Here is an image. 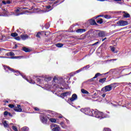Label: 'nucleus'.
I'll return each instance as SVG.
<instances>
[{
	"label": "nucleus",
	"mask_w": 131,
	"mask_h": 131,
	"mask_svg": "<svg viewBox=\"0 0 131 131\" xmlns=\"http://www.w3.org/2000/svg\"><path fill=\"white\" fill-rule=\"evenodd\" d=\"M8 107L11 108H14L13 110L16 112H22V107L20 104H17V106H15V105L10 104L8 105Z\"/></svg>",
	"instance_id": "obj_3"
},
{
	"label": "nucleus",
	"mask_w": 131,
	"mask_h": 131,
	"mask_svg": "<svg viewBox=\"0 0 131 131\" xmlns=\"http://www.w3.org/2000/svg\"><path fill=\"white\" fill-rule=\"evenodd\" d=\"M12 129H13V130L18 131V128H17V126L13 125L12 126Z\"/></svg>",
	"instance_id": "obj_36"
},
{
	"label": "nucleus",
	"mask_w": 131,
	"mask_h": 131,
	"mask_svg": "<svg viewBox=\"0 0 131 131\" xmlns=\"http://www.w3.org/2000/svg\"><path fill=\"white\" fill-rule=\"evenodd\" d=\"M6 56H7V57H10V52L6 53Z\"/></svg>",
	"instance_id": "obj_58"
},
{
	"label": "nucleus",
	"mask_w": 131,
	"mask_h": 131,
	"mask_svg": "<svg viewBox=\"0 0 131 131\" xmlns=\"http://www.w3.org/2000/svg\"><path fill=\"white\" fill-rule=\"evenodd\" d=\"M95 77H94L93 78L90 79H89L88 80L86 81V83H90V82H93V81H94L95 80Z\"/></svg>",
	"instance_id": "obj_21"
},
{
	"label": "nucleus",
	"mask_w": 131,
	"mask_h": 131,
	"mask_svg": "<svg viewBox=\"0 0 131 131\" xmlns=\"http://www.w3.org/2000/svg\"><path fill=\"white\" fill-rule=\"evenodd\" d=\"M3 102H4V103H9V101H8V100H4Z\"/></svg>",
	"instance_id": "obj_59"
},
{
	"label": "nucleus",
	"mask_w": 131,
	"mask_h": 131,
	"mask_svg": "<svg viewBox=\"0 0 131 131\" xmlns=\"http://www.w3.org/2000/svg\"><path fill=\"white\" fill-rule=\"evenodd\" d=\"M34 110H35V111H39V108L35 107H34Z\"/></svg>",
	"instance_id": "obj_52"
},
{
	"label": "nucleus",
	"mask_w": 131,
	"mask_h": 131,
	"mask_svg": "<svg viewBox=\"0 0 131 131\" xmlns=\"http://www.w3.org/2000/svg\"><path fill=\"white\" fill-rule=\"evenodd\" d=\"M96 32L99 37H105L106 36V33L104 31L96 30Z\"/></svg>",
	"instance_id": "obj_7"
},
{
	"label": "nucleus",
	"mask_w": 131,
	"mask_h": 131,
	"mask_svg": "<svg viewBox=\"0 0 131 131\" xmlns=\"http://www.w3.org/2000/svg\"><path fill=\"white\" fill-rule=\"evenodd\" d=\"M21 38H20L19 36H17V37H15V39H16V40H20Z\"/></svg>",
	"instance_id": "obj_51"
},
{
	"label": "nucleus",
	"mask_w": 131,
	"mask_h": 131,
	"mask_svg": "<svg viewBox=\"0 0 131 131\" xmlns=\"http://www.w3.org/2000/svg\"><path fill=\"white\" fill-rule=\"evenodd\" d=\"M90 24L91 25H94L95 26H99V25H98V24H97V23L96 22V20H95V19H90Z\"/></svg>",
	"instance_id": "obj_12"
},
{
	"label": "nucleus",
	"mask_w": 131,
	"mask_h": 131,
	"mask_svg": "<svg viewBox=\"0 0 131 131\" xmlns=\"http://www.w3.org/2000/svg\"><path fill=\"white\" fill-rule=\"evenodd\" d=\"M36 81L37 83H40V82H41V79H40L39 78H38L36 79Z\"/></svg>",
	"instance_id": "obj_43"
},
{
	"label": "nucleus",
	"mask_w": 131,
	"mask_h": 131,
	"mask_svg": "<svg viewBox=\"0 0 131 131\" xmlns=\"http://www.w3.org/2000/svg\"><path fill=\"white\" fill-rule=\"evenodd\" d=\"M50 23H48L45 25V28L46 29H49L50 28Z\"/></svg>",
	"instance_id": "obj_32"
},
{
	"label": "nucleus",
	"mask_w": 131,
	"mask_h": 131,
	"mask_svg": "<svg viewBox=\"0 0 131 131\" xmlns=\"http://www.w3.org/2000/svg\"><path fill=\"white\" fill-rule=\"evenodd\" d=\"M36 11H40V12H42V13H46L47 12V10H40L39 8H36L35 9Z\"/></svg>",
	"instance_id": "obj_29"
},
{
	"label": "nucleus",
	"mask_w": 131,
	"mask_h": 131,
	"mask_svg": "<svg viewBox=\"0 0 131 131\" xmlns=\"http://www.w3.org/2000/svg\"><path fill=\"white\" fill-rule=\"evenodd\" d=\"M109 72H106L105 73L103 74V75H106V74H108Z\"/></svg>",
	"instance_id": "obj_64"
},
{
	"label": "nucleus",
	"mask_w": 131,
	"mask_h": 131,
	"mask_svg": "<svg viewBox=\"0 0 131 131\" xmlns=\"http://www.w3.org/2000/svg\"><path fill=\"white\" fill-rule=\"evenodd\" d=\"M14 55H15V53H14V52H10V56L11 58H12V57H14L13 56H14ZM14 57H17V59H18V58H19L18 56H14Z\"/></svg>",
	"instance_id": "obj_34"
},
{
	"label": "nucleus",
	"mask_w": 131,
	"mask_h": 131,
	"mask_svg": "<svg viewBox=\"0 0 131 131\" xmlns=\"http://www.w3.org/2000/svg\"><path fill=\"white\" fill-rule=\"evenodd\" d=\"M21 129L23 131H29V128L27 126H25V127L21 128Z\"/></svg>",
	"instance_id": "obj_26"
},
{
	"label": "nucleus",
	"mask_w": 131,
	"mask_h": 131,
	"mask_svg": "<svg viewBox=\"0 0 131 131\" xmlns=\"http://www.w3.org/2000/svg\"><path fill=\"white\" fill-rule=\"evenodd\" d=\"M117 59H112L110 60H107L106 62H111L112 61H117Z\"/></svg>",
	"instance_id": "obj_45"
},
{
	"label": "nucleus",
	"mask_w": 131,
	"mask_h": 131,
	"mask_svg": "<svg viewBox=\"0 0 131 131\" xmlns=\"http://www.w3.org/2000/svg\"><path fill=\"white\" fill-rule=\"evenodd\" d=\"M75 75V73H71L70 74V77H72Z\"/></svg>",
	"instance_id": "obj_46"
},
{
	"label": "nucleus",
	"mask_w": 131,
	"mask_h": 131,
	"mask_svg": "<svg viewBox=\"0 0 131 131\" xmlns=\"http://www.w3.org/2000/svg\"><path fill=\"white\" fill-rule=\"evenodd\" d=\"M29 82L30 83H32L33 84H34V83H35V82L34 81V80L32 79L30 80Z\"/></svg>",
	"instance_id": "obj_47"
},
{
	"label": "nucleus",
	"mask_w": 131,
	"mask_h": 131,
	"mask_svg": "<svg viewBox=\"0 0 131 131\" xmlns=\"http://www.w3.org/2000/svg\"><path fill=\"white\" fill-rule=\"evenodd\" d=\"M2 4H4V5H10V4H11V1L10 0H8L6 2L5 1H2Z\"/></svg>",
	"instance_id": "obj_22"
},
{
	"label": "nucleus",
	"mask_w": 131,
	"mask_h": 131,
	"mask_svg": "<svg viewBox=\"0 0 131 131\" xmlns=\"http://www.w3.org/2000/svg\"><path fill=\"white\" fill-rule=\"evenodd\" d=\"M8 114H9V112L8 111L4 112V115H5V116H7V115H8Z\"/></svg>",
	"instance_id": "obj_48"
},
{
	"label": "nucleus",
	"mask_w": 131,
	"mask_h": 131,
	"mask_svg": "<svg viewBox=\"0 0 131 131\" xmlns=\"http://www.w3.org/2000/svg\"><path fill=\"white\" fill-rule=\"evenodd\" d=\"M3 35L0 34V40H3Z\"/></svg>",
	"instance_id": "obj_55"
},
{
	"label": "nucleus",
	"mask_w": 131,
	"mask_h": 131,
	"mask_svg": "<svg viewBox=\"0 0 131 131\" xmlns=\"http://www.w3.org/2000/svg\"><path fill=\"white\" fill-rule=\"evenodd\" d=\"M80 111L86 115L93 116V117L99 118V119H103V118H105V116H104V113L103 112H99V111H95L93 110H91V108L88 107L81 108Z\"/></svg>",
	"instance_id": "obj_1"
},
{
	"label": "nucleus",
	"mask_w": 131,
	"mask_h": 131,
	"mask_svg": "<svg viewBox=\"0 0 131 131\" xmlns=\"http://www.w3.org/2000/svg\"><path fill=\"white\" fill-rule=\"evenodd\" d=\"M51 79H52L51 77H47L45 78V81H50V80H51Z\"/></svg>",
	"instance_id": "obj_37"
},
{
	"label": "nucleus",
	"mask_w": 131,
	"mask_h": 131,
	"mask_svg": "<svg viewBox=\"0 0 131 131\" xmlns=\"http://www.w3.org/2000/svg\"><path fill=\"white\" fill-rule=\"evenodd\" d=\"M77 99V95L76 94H73L72 96V98H69L68 101H71V102H73L75 100Z\"/></svg>",
	"instance_id": "obj_8"
},
{
	"label": "nucleus",
	"mask_w": 131,
	"mask_h": 131,
	"mask_svg": "<svg viewBox=\"0 0 131 131\" xmlns=\"http://www.w3.org/2000/svg\"><path fill=\"white\" fill-rule=\"evenodd\" d=\"M52 126L53 127H56V126H57V124H53L52 125Z\"/></svg>",
	"instance_id": "obj_56"
},
{
	"label": "nucleus",
	"mask_w": 131,
	"mask_h": 131,
	"mask_svg": "<svg viewBox=\"0 0 131 131\" xmlns=\"http://www.w3.org/2000/svg\"><path fill=\"white\" fill-rule=\"evenodd\" d=\"M23 10H27V7H18L17 9L14 10V12L15 14H16V16H20V15H24V14H25V12H24Z\"/></svg>",
	"instance_id": "obj_2"
},
{
	"label": "nucleus",
	"mask_w": 131,
	"mask_h": 131,
	"mask_svg": "<svg viewBox=\"0 0 131 131\" xmlns=\"http://www.w3.org/2000/svg\"><path fill=\"white\" fill-rule=\"evenodd\" d=\"M20 75L22 76V77H23V78H24L25 79H26V80H27V81H29V80H28V79H27V78H26V76L23 75H22V74H21Z\"/></svg>",
	"instance_id": "obj_44"
},
{
	"label": "nucleus",
	"mask_w": 131,
	"mask_h": 131,
	"mask_svg": "<svg viewBox=\"0 0 131 131\" xmlns=\"http://www.w3.org/2000/svg\"><path fill=\"white\" fill-rule=\"evenodd\" d=\"M98 43H99V41L96 42L95 43L92 44V46H96V45H98Z\"/></svg>",
	"instance_id": "obj_53"
},
{
	"label": "nucleus",
	"mask_w": 131,
	"mask_h": 131,
	"mask_svg": "<svg viewBox=\"0 0 131 131\" xmlns=\"http://www.w3.org/2000/svg\"><path fill=\"white\" fill-rule=\"evenodd\" d=\"M81 92L82 94H84L85 95H89V91L84 90V89H82L81 90Z\"/></svg>",
	"instance_id": "obj_17"
},
{
	"label": "nucleus",
	"mask_w": 131,
	"mask_h": 131,
	"mask_svg": "<svg viewBox=\"0 0 131 131\" xmlns=\"http://www.w3.org/2000/svg\"><path fill=\"white\" fill-rule=\"evenodd\" d=\"M117 24L118 26H126V25H128V21L120 20L117 23Z\"/></svg>",
	"instance_id": "obj_6"
},
{
	"label": "nucleus",
	"mask_w": 131,
	"mask_h": 131,
	"mask_svg": "<svg viewBox=\"0 0 131 131\" xmlns=\"http://www.w3.org/2000/svg\"><path fill=\"white\" fill-rule=\"evenodd\" d=\"M56 80H57V77L54 76L53 78V81H56Z\"/></svg>",
	"instance_id": "obj_54"
},
{
	"label": "nucleus",
	"mask_w": 131,
	"mask_h": 131,
	"mask_svg": "<svg viewBox=\"0 0 131 131\" xmlns=\"http://www.w3.org/2000/svg\"><path fill=\"white\" fill-rule=\"evenodd\" d=\"M115 84H116V83H112L110 85H106L102 89V91L104 90L105 93H107V92H110V91L112 90V86L115 85Z\"/></svg>",
	"instance_id": "obj_5"
},
{
	"label": "nucleus",
	"mask_w": 131,
	"mask_h": 131,
	"mask_svg": "<svg viewBox=\"0 0 131 131\" xmlns=\"http://www.w3.org/2000/svg\"><path fill=\"white\" fill-rule=\"evenodd\" d=\"M85 31H86V29H78L76 30V32H77V33H83V32H85Z\"/></svg>",
	"instance_id": "obj_14"
},
{
	"label": "nucleus",
	"mask_w": 131,
	"mask_h": 131,
	"mask_svg": "<svg viewBox=\"0 0 131 131\" xmlns=\"http://www.w3.org/2000/svg\"><path fill=\"white\" fill-rule=\"evenodd\" d=\"M115 2H117L118 4H122V3L123 2V0H114Z\"/></svg>",
	"instance_id": "obj_38"
},
{
	"label": "nucleus",
	"mask_w": 131,
	"mask_h": 131,
	"mask_svg": "<svg viewBox=\"0 0 131 131\" xmlns=\"http://www.w3.org/2000/svg\"><path fill=\"white\" fill-rule=\"evenodd\" d=\"M3 125L4 127H8L9 126V124H8V123H7V121L3 122Z\"/></svg>",
	"instance_id": "obj_30"
},
{
	"label": "nucleus",
	"mask_w": 131,
	"mask_h": 131,
	"mask_svg": "<svg viewBox=\"0 0 131 131\" xmlns=\"http://www.w3.org/2000/svg\"><path fill=\"white\" fill-rule=\"evenodd\" d=\"M97 23L98 24H102L103 23V19L102 18H99V20L96 21Z\"/></svg>",
	"instance_id": "obj_31"
},
{
	"label": "nucleus",
	"mask_w": 131,
	"mask_h": 131,
	"mask_svg": "<svg viewBox=\"0 0 131 131\" xmlns=\"http://www.w3.org/2000/svg\"><path fill=\"white\" fill-rule=\"evenodd\" d=\"M23 51H24V52H25V53H29V52H30V49L29 48L23 47Z\"/></svg>",
	"instance_id": "obj_18"
},
{
	"label": "nucleus",
	"mask_w": 131,
	"mask_h": 131,
	"mask_svg": "<svg viewBox=\"0 0 131 131\" xmlns=\"http://www.w3.org/2000/svg\"><path fill=\"white\" fill-rule=\"evenodd\" d=\"M42 32L43 33L45 32H38L37 33V34L36 35V37H38V38H40V35H42Z\"/></svg>",
	"instance_id": "obj_23"
},
{
	"label": "nucleus",
	"mask_w": 131,
	"mask_h": 131,
	"mask_svg": "<svg viewBox=\"0 0 131 131\" xmlns=\"http://www.w3.org/2000/svg\"><path fill=\"white\" fill-rule=\"evenodd\" d=\"M103 16H104V15H103V14L98 15L97 16H96L95 17V19H97V18H99V17H103Z\"/></svg>",
	"instance_id": "obj_49"
},
{
	"label": "nucleus",
	"mask_w": 131,
	"mask_h": 131,
	"mask_svg": "<svg viewBox=\"0 0 131 131\" xmlns=\"http://www.w3.org/2000/svg\"><path fill=\"white\" fill-rule=\"evenodd\" d=\"M9 39H10V36L7 37L6 36L3 35L2 37L3 41H6V40H8Z\"/></svg>",
	"instance_id": "obj_20"
},
{
	"label": "nucleus",
	"mask_w": 131,
	"mask_h": 131,
	"mask_svg": "<svg viewBox=\"0 0 131 131\" xmlns=\"http://www.w3.org/2000/svg\"><path fill=\"white\" fill-rule=\"evenodd\" d=\"M106 79H107V78L105 77L103 78L100 79L99 81L100 83H104V82H105V81H106Z\"/></svg>",
	"instance_id": "obj_19"
},
{
	"label": "nucleus",
	"mask_w": 131,
	"mask_h": 131,
	"mask_svg": "<svg viewBox=\"0 0 131 131\" xmlns=\"http://www.w3.org/2000/svg\"><path fill=\"white\" fill-rule=\"evenodd\" d=\"M104 18H105V19H110V18H111V16L106 14L104 16Z\"/></svg>",
	"instance_id": "obj_41"
},
{
	"label": "nucleus",
	"mask_w": 131,
	"mask_h": 131,
	"mask_svg": "<svg viewBox=\"0 0 131 131\" xmlns=\"http://www.w3.org/2000/svg\"><path fill=\"white\" fill-rule=\"evenodd\" d=\"M11 36L12 37H16V36H18V33L14 32V33H12L11 34Z\"/></svg>",
	"instance_id": "obj_25"
},
{
	"label": "nucleus",
	"mask_w": 131,
	"mask_h": 131,
	"mask_svg": "<svg viewBox=\"0 0 131 131\" xmlns=\"http://www.w3.org/2000/svg\"><path fill=\"white\" fill-rule=\"evenodd\" d=\"M8 115H9V116H10L11 117H13V115H12V114H11L10 113H8Z\"/></svg>",
	"instance_id": "obj_57"
},
{
	"label": "nucleus",
	"mask_w": 131,
	"mask_h": 131,
	"mask_svg": "<svg viewBox=\"0 0 131 131\" xmlns=\"http://www.w3.org/2000/svg\"><path fill=\"white\" fill-rule=\"evenodd\" d=\"M47 118L51 121V122H53L54 123H56L57 122V119L55 118H50V117H47Z\"/></svg>",
	"instance_id": "obj_16"
},
{
	"label": "nucleus",
	"mask_w": 131,
	"mask_h": 131,
	"mask_svg": "<svg viewBox=\"0 0 131 131\" xmlns=\"http://www.w3.org/2000/svg\"><path fill=\"white\" fill-rule=\"evenodd\" d=\"M70 95H71V93L70 92H67L61 94L60 96L61 98H62V99H64L65 97H67V96H70Z\"/></svg>",
	"instance_id": "obj_9"
},
{
	"label": "nucleus",
	"mask_w": 131,
	"mask_h": 131,
	"mask_svg": "<svg viewBox=\"0 0 131 131\" xmlns=\"http://www.w3.org/2000/svg\"><path fill=\"white\" fill-rule=\"evenodd\" d=\"M123 17L124 18H130V15L129 13H125L123 14Z\"/></svg>",
	"instance_id": "obj_24"
},
{
	"label": "nucleus",
	"mask_w": 131,
	"mask_h": 131,
	"mask_svg": "<svg viewBox=\"0 0 131 131\" xmlns=\"http://www.w3.org/2000/svg\"><path fill=\"white\" fill-rule=\"evenodd\" d=\"M46 9H50V11H52V10H53V9H54V7L52 8V6H51V5H49L47 6H46Z\"/></svg>",
	"instance_id": "obj_35"
},
{
	"label": "nucleus",
	"mask_w": 131,
	"mask_h": 131,
	"mask_svg": "<svg viewBox=\"0 0 131 131\" xmlns=\"http://www.w3.org/2000/svg\"><path fill=\"white\" fill-rule=\"evenodd\" d=\"M106 39H107V37L102 39V41H104V40H106Z\"/></svg>",
	"instance_id": "obj_61"
},
{
	"label": "nucleus",
	"mask_w": 131,
	"mask_h": 131,
	"mask_svg": "<svg viewBox=\"0 0 131 131\" xmlns=\"http://www.w3.org/2000/svg\"><path fill=\"white\" fill-rule=\"evenodd\" d=\"M103 131H111V129L107 127L103 128Z\"/></svg>",
	"instance_id": "obj_40"
},
{
	"label": "nucleus",
	"mask_w": 131,
	"mask_h": 131,
	"mask_svg": "<svg viewBox=\"0 0 131 131\" xmlns=\"http://www.w3.org/2000/svg\"><path fill=\"white\" fill-rule=\"evenodd\" d=\"M64 1L65 0H57L54 3V4L52 5V7H56V6H58L57 4H58V5H60V4H62V3H64Z\"/></svg>",
	"instance_id": "obj_10"
},
{
	"label": "nucleus",
	"mask_w": 131,
	"mask_h": 131,
	"mask_svg": "<svg viewBox=\"0 0 131 131\" xmlns=\"http://www.w3.org/2000/svg\"><path fill=\"white\" fill-rule=\"evenodd\" d=\"M102 74H101L100 73H97L95 74L94 76V78H97V77H99V76H101Z\"/></svg>",
	"instance_id": "obj_33"
},
{
	"label": "nucleus",
	"mask_w": 131,
	"mask_h": 131,
	"mask_svg": "<svg viewBox=\"0 0 131 131\" xmlns=\"http://www.w3.org/2000/svg\"><path fill=\"white\" fill-rule=\"evenodd\" d=\"M0 58L2 59H17L18 57H8L6 56H0Z\"/></svg>",
	"instance_id": "obj_15"
},
{
	"label": "nucleus",
	"mask_w": 131,
	"mask_h": 131,
	"mask_svg": "<svg viewBox=\"0 0 131 131\" xmlns=\"http://www.w3.org/2000/svg\"><path fill=\"white\" fill-rule=\"evenodd\" d=\"M63 46V43H57L56 44V46L57 47V48H62Z\"/></svg>",
	"instance_id": "obj_28"
},
{
	"label": "nucleus",
	"mask_w": 131,
	"mask_h": 131,
	"mask_svg": "<svg viewBox=\"0 0 131 131\" xmlns=\"http://www.w3.org/2000/svg\"><path fill=\"white\" fill-rule=\"evenodd\" d=\"M40 120L41 121V122H42L43 123V124H47V122H48V119H47V118L45 117H41L40 118Z\"/></svg>",
	"instance_id": "obj_11"
},
{
	"label": "nucleus",
	"mask_w": 131,
	"mask_h": 131,
	"mask_svg": "<svg viewBox=\"0 0 131 131\" xmlns=\"http://www.w3.org/2000/svg\"><path fill=\"white\" fill-rule=\"evenodd\" d=\"M60 127H55L52 129L53 131H60Z\"/></svg>",
	"instance_id": "obj_27"
},
{
	"label": "nucleus",
	"mask_w": 131,
	"mask_h": 131,
	"mask_svg": "<svg viewBox=\"0 0 131 131\" xmlns=\"http://www.w3.org/2000/svg\"><path fill=\"white\" fill-rule=\"evenodd\" d=\"M112 52H113L114 53L116 54L117 53V51L115 52V48L114 47H112L111 49Z\"/></svg>",
	"instance_id": "obj_42"
},
{
	"label": "nucleus",
	"mask_w": 131,
	"mask_h": 131,
	"mask_svg": "<svg viewBox=\"0 0 131 131\" xmlns=\"http://www.w3.org/2000/svg\"><path fill=\"white\" fill-rule=\"evenodd\" d=\"M90 64H88L84 67L82 68L83 69H83H85V70H86V69H89V68H90Z\"/></svg>",
	"instance_id": "obj_39"
},
{
	"label": "nucleus",
	"mask_w": 131,
	"mask_h": 131,
	"mask_svg": "<svg viewBox=\"0 0 131 131\" xmlns=\"http://www.w3.org/2000/svg\"><path fill=\"white\" fill-rule=\"evenodd\" d=\"M14 47L15 49H16L17 48H18V45H17V44H15Z\"/></svg>",
	"instance_id": "obj_62"
},
{
	"label": "nucleus",
	"mask_w": 131,
	"mask_h": 131,
	"mask_svg": "<svg viewBox=\"0 0 131 131\" xmlns=\"http://www.w3.org/2000/svg\"><path fill=\"white\" fill-rule=\"evenodd\" d=\"M98 2H105L106 0H97Z\"/></svg>",
	"instance_id": "obj_63"
},
{
	"label": "nucleus",
	"mask_w": 131,
	"mask_h": 131,
	"mask_svg": "<svg viewBox=\"0 0 131 131\" xmlns=\"http://www.w3.org/2000/svg\"><path fill=\"white\" fill-rule=\"evenodd\" d=\"M82 70H83V68L77 70V71H76V72H77V73H79V72H80L82 71Z\"/></svg>",
	"instance_id": "obj_50"
},
{
	"label": "nucleus",
	"mask_w": 131,
	"mask_h": 131,
	"mask_svg": "<svg viewBox=\"0 0 131 131\" xmlns=\"http://www.w3.org/2000/svg\"><path fill=\"white\" fill-rule=\"evenodd\" d=\"M4 69L5 70H6V69H8V70H9L11 72H14V73H15V75H16V76L21 75V74L19 71H17V70L15 71V70H14V69H12L11 68V67L9 66H4Z\"/></svg>",
	"instance_id": "obj_4"
},
{
	"label": "nucleus",
	"mask_w": 131,
	"mask_h": 131,
	"mask_svg": "<svg viewBox=\"0 0 131 131\" xmlns=\"http://www.w3.org/2000/svg\"><path fill=\"white\" fill-rule=\"evenodd\" d=\"M105 96H106V94H103L102 95V97L103 98H105Z\"/></svg>",
	"instance_id": "obj_60"
},
{
	"label": "nucleus",
	"mask_w": 131,
	"mask_h": 131,
	"mask_svg": "<svg viewBox=\"0 0 131 131\" xmlns=\"http://www.w3.org/2000/svg\"><path fill=\"white\" fill-rule=\"evenodd\" d=\"M20 38L23 40H26V39H27L29 38V36L27 34H21L20 35Z\"/></svg>",
	"instance_id": "obj_13"
}]
</instances>
